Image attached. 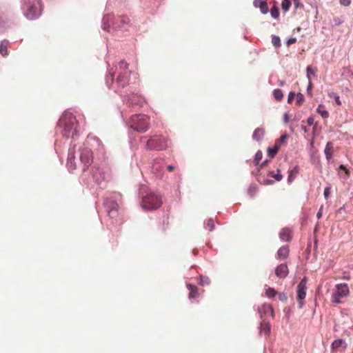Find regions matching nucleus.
Here are the masks:
<instances>
[{
  "instance_id": "obj_51",
  "label": "nucleus",
  "mask_w": 353,
  "mask_h": 353,
  "mask_svg": "<svg viewBox=\"0 0 353 353\" xmlns=\"http://www.w3.org/2000/svg\"><path fill=\"white\" fill-rule=\"evenodd\" d=\"M339 169L342 170H344L345 174L349 176L350 175V171L346 168V167L343 165H341L339 166Z\"/></svg>"
},
{
  "instance_id": "obj_11",
  "label": "nucleus",
  "mask_w": 353,
  "mask_h": 353,
  "mask_svg": "<svg viewBox=\"0 0 353 353\" xmlns=\"http://www.w3.org/2000/svg\"><path fill=\"white\" fill-rule=\"evenodd\" d=\"M346 348L345 341L341 339L334 340L331 345L332 353L342 352Z\"/></svg>"
},
{
  "instance_id": "obj_20",
  "label": "nucleus",
  "mask_w": 353,
  "mask_h": 353,
  "mask_svg": "<svg viewBox=\"0 0 353 353\" xmlns=\"http://www.w3.org/2000/svg\"><path fill=\"white\" fill-rule=\"evenodd\" d=\"M279 236L284 241H290L292 239L291 231L288 228H283L279 233Z\"/></svg>"
},
{
  "instance_id": "obj_36",
  "label": "nucleus",
  "mask_w": 353,
  "mask_h": 353,
  "mask_svg": "<svg viewBox=\"0 0 353 353\" xmlns=\"http://www.w3.org/2000/svg\"><path fill=\"white\" fill-rule=\"evenodd\" d=\"M270 14H271V16L274 18V19H277L279 18V8L278 7L274 5L270 10Z\"/></svg>"
},
{
  "instance_id": "obj_52",
  "label": "nucleus",
  "mask_w": 353,
  "mask_h": 353,
  "mask_svg": "<svg viewBox=\"0 0 353 353\" xmlns=\"http://www.w3.org/2000/svg\"><path fill=\"white\" fill-rule=\"evenodd\" d=\"M322 209H323V206L321 207L319 212H317L316 217L318 219H321L322 216Z\"/></svg>"
},
{
  "instance_id": "obj_29",
  "label": "nucleus",
  "mask_w": 353,
  "mask_h": 353,
  "mask_svg": "<svg viewBox=\"0 0 353 353\" xmlns=\"http://www.w3.org/2000/svg\"><path fill=\"white\" fill-rule=\"evenodd\" d=\"M316 112L320 114L323 119H327L329 117V112L324 109V107L322 104L319 105L316 109Z\"/></svg>"
},
{
  "instance_id": "obj_45",
  "label": "nucleus",
  "mask_w": 353,
  "mask_h": 353,
  "mask_svg": "<svg viewBox=\"0 0 353 353\" xmlns=\"http://www.w3.org/2000/svg\"><path fill=\"white\" fill-rule=\"evenodd\" d=\"M278 297H279V299L282 302H286L288 300L287 294L285 292L279 294Z\"/></svg>"
},
{
  "instance_id": "obj_8",
  "label": "nucleus",
  "mask_w": 353,
  "mask_h": 353,
  "mask_svg": "<svg viewBox=\"0 0 353 353\" xmlns=\"http://www.w3.org/2000/svg\"><path fill=\"white\" fill-rule=\"evenodd\" d=\"M306 283H307V280L305 278H303L300 281L299 285H297V290H296L297 301L299 303V307L300 308H301L304 305L303 300L305 299V298L306 296V290H307Z\"/></svg>"
},
{
  "instance_id": "obj_40",
  "label": "nucleus",
  "mask_w": 353,
  "mask_h": 353,
  "mask_svg": "<svg viewBox=\"0 0 353 353\" xmlns=\"http://www.w3.org/2000/svg\"><path fill=\"white\" fill-rule=\"evenodd\" d=\"M115 72H110V75H108L106 78V83L108 87H110L114 82V76Z\"/></svg>"
},
{
  "instance_id": "obj_60",
  "label": "nucleus",
  "mask_w": 353,
  "mask_h": 353,
  "mask_svg": "<svg viewBox=\"0 0 353 353\" xmlns=\"http://www.w3.org/2000/svg\"><path fill=\"white\" fill-rule=\"evenodd\" d=\"M97 143L99 145V140H97Z\"/></svg>"
},
{
  "instance_id": "obj_44",
  "label": "nucleus",
  "mask_w": 353,
  "mask_h": 353,
  "mask_svg": "<svg viewBox=\"0 0 353 353\" xmlns=\"http://www.w3.org/2000/svg\"><path fill=\"white\" fill-rule=\"evenodd\" d=\"M210 283V281L208 277L201 276V279H200V282H199L200 285H209Z\"/></svg>"
},
{
  "instance_id": "obj_48",
  "label": "nucleus",
  "mask_w": 353,
  "mask_h": 353,
  "mask_svg": "<svg viewBox=\"0 0 353 353\" xmlns=\"http://www.w3.org/2000/svg\"><path fill=\"white\" fill-rule=\"evenodd\" d=\"M294 96H295V94L294 92H290L288 94V102L289 103H291L292 102V101L294 100Z\"/></svg>"
},
{
  "instance_id": "obj_28",
  "label": "nucleus",
  "mask_w": 353,
  "mask_h": 353,
  "mask_svg": "<svg viewBox=\"0 0 353 353\" xmlns=\"http://www.w3.org/2000/svg\"><path fill=\"white\" fill-rule=\"evenodd\" d=\"M298 173H299L298 166H295L292 170H290L289 174H288V182L291 183L294 179V178L296 176Z\"/></svg>"
},
{
  "instance_id": "obj_16",
  "label": "nucleus",
  "mask_w": 353,
  "mask_h": 353,
  "mask_svg": "<svg viewBox=\"0 0 353 353\" xmlns=\"http://www.w3.org/2000/svg\"><path fill=\"white\" fill-rule=\"evenodd\" d=\"M259 312L264 315L274 316V310L270 304H263L259 308Z\"/></svg>"
},
{
  "instance_id": "obj_56",
  "label": "nucleus",
  "mask_w": 353,
  "mask_h": 353,
  "mask_svg": "<svg viewBox=\"0 0 353 353\" xmlns=\"http://www.w3.org/2000/svg\"><path fill=\"white\" fill-rule=\"evenodd\" d=\"M313 123H314V119L312 118V117L308 118V119H307V124L309 125H312L313 124Z\"/></svg>"
},
{
  "instance_id": "obj_30",
  "label": "nucleus",
  "mask_w": 353,
  "mask_h": 353,
  "mask_svg": "<svg viewBox=\"0 0 353 353\" xmlns=\"http://www.w3.org/2000/svg\"><path fill=\"white\" fill-rule=\"evenodd\" d=\"M277 292L273 288H268L265 289V296L270 299H272L277 295Z\"/></svg>"
},
{
  "instance_id": "obj_25",
  "label": "nucleus",
  "mask_w": 353,
  "mask_h": 353,
  "mask_svg": "<svg viewBox=\"0 0 353 353\" xmlns=\"http://www.w3.org/2000/svg\"><path fill=\"white\" fill-rule=\"evenodd\" d=\"M119 205L117 203H112L111 209L108 211V215L112 219L116 218L118 214Z\"/></svg>"
},
{
  "instance_id": "obj_5",
  "label": "nucleus",
  "mask_w": 353,
  "mask_h": 353,
  "mask_svg": "<svg viewBox=\"0 0 353 353\" xmlns=\"http://www.w3.org/2000/svg\"><path fill=\"white\" fill-rule=\"evenodd\" d=\"M168 146V140L161 135H154L146 142V148L149 150H163Z\"/></svg>"
},
{
  "instance_id": "obj_31",
  "label": "nucleus",
  "mask_w": 353,
  "mask_h": 353,
  "mask_svg": "<svg viewBox=\"0 0 353 353\" xmlns=\"http://www.w3.org/2000/svg\"><path fill=\"white\" fill-rule=\"evenodd\" d=\"M270 325L268 322L263 321L261 323V332L265 334H269L270 332Z\"/></svg>"
},
{
  "instance_id": "obj_54",
  "label": "nucleus",
  "mask_w": 353,
  "mask_h": 353,
  "mask_svg": "<svg viewBox=\"0 0 353 353\" xmlns=\"http://www.w3.org/2000/svg\"><path fill=\"white\" fill-rule=\"evenodd\" d=\"M283 119H284V122L285 123H287L289 121L290 119H289V116H288V114L287 113L284 114Z\"/></svg>"
},
{
  "instance_id": "obj_12",
  "label": "nucleus",
  "mask_w": 353,
  "mask_h": 353,
  "mask_svg": "<svg viewBox=\"0 0 353 353\" xmlns=\"http://www.w3.org/2000/svg\"><path fill=\"white\" fill-rule=\"evenodd\" d=\"M169 224L168 214H163L158 221L157 228L161 232H165L168 229Z\"/></svg>"
},
{
  "instance_id": "obj_6",
  "label": "nucleus",
  "mask_w": 353,
  "mask_h": 353,
  "mask_svg": "<svg viewBox=\"0 0 353 353\" xmlns=\"http://www.w3.org/2000/svg\"><path fill=\"white\" fill-rule=\"evenodd\" d=\"M349 294L350 289L347 283L336 284L335 285L334 292L332 293L331 301L334 303H341V299L347 297Z\"/></svg>"
},
{
  "instance_id": "obj_34",
  "label": "nucleus",
  "mask_w": 353,
  "mask_h": 353,
  "mask_svg": "<svg viewBox=\"0 0 353 353\" xmlns=\"http://www.w3.org/2000/svg\"><path fill=\"white\" fill-rule=\"evenodd\" d=\"M273 95L275 99L279 101H281L283 97V92L280 89L274 90L273 92Z\"/></svg>"
},
{
  "instance_id": "obj_42",
  "label": "nucleus",
  "mask_w": 353,
  "mask_h": 353,
  "mask_svg": "<svg viewBox=\"0 0 353 353\" xmlns=\"http://www.w3.org/2000/svg\"><path fill=\"white\" fill-rule=\"evenodd\" d=\"M206 227L210 231H212L214 228V223L212 219L207 221Z\"/></svg>"
},
{
  "instance_id": "obj_17",
  "label": "nucleus",
  "mask_w": 353,
  "mask_h": 353,
  "mask_svg": "<svg viewBox=\"0 0 353 353\" xmlns=\"http://www.w3.org/2000/svg\"><path fill=\"white\" fill-rule=\"evenodd\" d=\"M99 176H98V173H94L93 176L95 179V181L99 183L100 184L103 181H108L109 179V174L108 173H105V172L103 171H101V170H99Z\"/></svg>"
},
{
  "instance_id": "obj_1",
  "label": "nucleus",
  "mask_w": 353,
  "mask_h": 353,
  "mask_svg": "<svg viewBox=\"0 0 353 353\" xmlns=\"http://www.w3.org/2000/svg\"><path fill=\"white\" fill-rule=\"evenodd\" d=\"M58 125L62 129L61 133L65 137H73L77 132V119L72 113L63 114Z\"/></svg>"
},
{
  "instance_id": "obj_38",
  "label": "nucleus",
  "mask_w": 353,
  "mask_h": 353,
  "mask_svg": "<svg viewBox=\"0 0 353 353\" xmlns=\"http://www.w3.org/2000/svg\"><path fill=\"white\" fill-rule=\"evenodd\" d=\"M291 6L290 0H283L281 3V8L285 11L287 12Z\"/></svg>"
},
{
  "instance_id": "obj_14",
  "label": "nucleus",
  "mask_w": 353,
  "mask_h": 353,
  "mask_svg": "<svg viewBox=\"0 0 353 353\" xmlns=\"http://www.w3.org/2000/svg\"><path fill=\"white\" fill-rule=\"evenodd\" d=\"M253 5L255 8H259L263 14L269 12L267 0H254Z\"/></svg>"
},
{
  "instance_id": "obj_3",
  "label": "nucleus",
  "mask_w": 353,
  "mask_h": 353,
  "mask_svg": "<svg viewBox=\"0 0 353 353\" xmlns=\"http://www.w3.org/2000/svg\"><path fill=\"white\" fill-rule=\"evenodd\" d=\"M130 126L139 132H145L150 128L149 117L145 114H135L131 117Z\"/></svg>"
},
{
  "instance_id": "obj_22",
  "label": "nucleus",
  "mask_w": 353,
  "mask_h": 353,
  "mask_svg": "<svg viewBox=\"0 0 353 353\" xmlns=\"http://www.w3.org/2000/svg\"><path fill=\"white\" fill-rule=\"evenodd\" d=\"M324 153L325 154L326 159L330 161L332 159L333 154V144L332 142L327 143L324 150Z\"/></svg>"
},
{
  "instance_id": "obj_10",
  "label": "nucleus",
  "mask_w": 353,
  "mask_h": 353,
  "mask_svg": "<svg viewBox=\"0 0 353 353\" xmlns=\"http://www.w3.org/2000/svg\"><path fill=\"white\" fill-rule=\"evenodd\" d=\"M130 72L124 71L123 72L119 73L116 79V84L119 88H124L129 83Z\"/></svg>"
},
{
  "instance_id": "obj_26",
  "label": "nucleus",
  "mask_w": 353,
  "mask_h": 353,
  "mask_svg": "<svg viewBox=\"0 0 353 353\" xmlns=\"http://www.w3.org/2000/svg\"><path fill=\"white\" fill-rule=\"evenodd\" d=\"M118 67L116 68V70H118V72H123L124 71H129L128 70V63L124 61L121 60L119 62Z\"/></svg>"
},
{
  "instance_id": "obj_13",
  "label": "nucleus",
  "mask_w": 353,
  "mask_h": 353,
  "mask_svg": "<svg viewBox=\"0 0 353 353\" xmlns=\"http://www.w3.org/2000/svg\"><path fill=\"white\" fill-rule=\"evenodd\" d=\"M289 272L288 265L285 263L280 264L275 270L276 275L281 279L285 278Z\"/></svg>"
},
{
  "instance_id": "obj_47",
  "label": "nucleus",
  "mask_w": 353,
  "mask_h": 353,
  "mask_svg": "<svg viewBox=\"0 0 353 353\" xmlns=\"http://www.w3.org/2000/svg\"><path fill=\"white\" fill-rule=\"evenodd\" d=\"M304 100V97L303 94H299L297 95V97H296V103L299 104V105H301L303 101Z\"/></svg>"
},
{
  "instance_id": "obj_21",
  "label": "nucleus",
  "mask_w": 353,
  "mask_h": 353,
  "mask_svg": "<svg viewBox=\"0 0 353 353\" xmlns=\"http://www.w3.org/2000/svg\"><path fill=\"white\" fill-rule=\"evenodd\" d=\"M187 288L190 292L188 297L190 299H195L199 296L198 288L192 284H187Z\"/></svg>"
},
{
  "instance_id": "obj_32",
  "label": "nucleus",
  "mask_w": 353,
  "mask_h": 353,
  "mask_svg": "<svg viewBox=\"0 0 353 353\" xmlns=\"http://www.w3.org/2000/svg\"><path fill=\"white\" fill-rule=\"evenodd\" d=\"M258 192V188L255 185H251L248 189V194L250 197H254Z\"/></svg>"
},
{
  "instance_id": "obj_58",
  "label": "nucleus",
  "mask_w": 353,
  "mask_h": 353,
  "mask_svg": "<svg viewBox=\"0 0 353 353\" xmlns=\"http://www.w3.org/2000/svg\"><path fill=\"white\" fill-rule=\"evenodd\" d=\"M308 81H309V84H308L307 89L309 90V89H311V88H312V83H311V80L310 79L308 80Z\"/></svg>"
},
{
  "instance_id": "obj_9",
  "label": "nucleus",
  "mask_w": 353,
  "mask_h": 353,
  "mask_svg": "<svg viewBox=\"0 0 353 353\" xmlns=\"http://www.w3.org/2000/svg\"><path fill=\"white\" fill-rule=\"evenodd\" d=\"M130 25V19L127 16H118L114 18L113 27L119 30H127Z\"/></svg>"
},
{
  "instance_id": "obj_49",
  "label": "nucleus",
  "mask_w": 353,
  "mask_h": 353,
  "mask_svg": "<svg viewBox=\"0 0 353 353\" xmlns=\"http://www.w3.org/2000/svg\"><path fill=\"white\" fill-rule=\"evenodd\" d=\"M330 187H326L324 190V196L327 199L329 197V195L330 194Z\"/></svg>"
},
{
  "instance_id": "obj_4",
  "label": "nucleus",
  "mask_w": 353,
  "mask_h": 353,
  "mask_svg": "<svg viewBox=\"0 0 353 353\" xmlns=\"http://www.w3.org/2000/svg\"><path fill=\"white\" fill-rule=\"evenodd\" d=\"M162 204L160 196L150 192L144 196L142 199V207L146 210H155Z\"/></svg>"
},
{
  "instance_id": "obj_53",
  "label": "nucleus",
  "mask_w": 353,
  "mask_h": 353,
  "mask_svg": "<svg viewBox=\"0 0 353 353\" xmlns=\"http://www.w3.org/2000/svg\"><path fill=\"white\" fill-rule=\"evenodd\" d=\"M268 160H265V161H263L261 163V165L258 168V172H259L261 170V169L268 163Z\"/></svg>"
},
{
  "instance_id": "obj_50",
  "label": "nucleus",
  "mask_w": 353,
  "mask_h": 353,
  "mask_svg": "<svg viewBox=\"0 0 353 353\" xmlns=\"http://www.w3.org/2000/svg\"><path fill=\"white\" fill-rule=\"evenodd\" d=\"M296 38H290V39H289L287 41V42H286V45H287L288 46H290V45H292V44H293V43H296Z\"/></svg>"
},
{
  "instance_id": "obj_46",
  "label": "nucleus",
  "mask_w": 353,
  "mask_h": 353,
  "mask_svg": "<svg viewBox=\"0 0 353 353\" xmlns=\"http://www.w3.org/2000/svg\"><path fill=\"white\" fill-rule=\"evenodd\" d=\"M352 0H339V3L341 6H349L351 4Z\"/></svg>"
},
{
  "instance_id": "obj_59",
  "label": "nucleus",
  "mask_w": 353,
  "mask_h": 353,
  "mask_svg": "<svg viewBox=\"0 0 353 353\" xmlns=\"http://www.w3.org/2000/svg\"><path fill=\"white\" fill-rule=\"evenodd\" d=\"M86 145H90L89 140L86 141Z\"/></svg>"
},
{
  "instance_id": "obj_41",
  "label": "nucleus",
  "mask_w": 353,
  "mask_h": 353,
  "mask_svg": "<svg viewBox=\"0 0 353 353\" xmlns=\"http://www.w3.org/2000/svg\"><path fill=\"white\" fill-rule=\"evenodd\" d=\"M329 97H334V100H335V102L337 105H341L342 104L341 103V101L340 99V97L338 94L334 93V92H331L329 94Z\"/></svg>"
},
{
  "instance_id": "obj_43",
  "label": "nucleus",
  "mask_w": 353,
  "mask_h": 353,
  "mask_svg": "<svg viewBox=\"0 0 353 353\" xmlns=\"http://www.w3.org/2000/svg\"><path fill=\"white\" fill-rule=\"evenodd\" d=\"M269 174L271 176L274 177L278 181H281L282 179H283V175L281 174H280V171L279 170H278V173L276 174H272V172H270Z\"/></svg>"
},
{
  "instance_id": "obj_2",
  "label": "nucleus",
  "mask_w": 353,
  "mask_h": 353,
  "mask_svg": "<svg viewBox=\"0 0 353 353\" xmlns=\"http://www.w3.org/2000/svg\"><path fill=\"white\" fill-rule=\"evenodd\" d=\"M23 13L30 20L37 19L41 12V3L40 0H24Z\"/></svg>"
},
{
  "instance_id": "obj_18",
  "label": "nucleus",
  "mask_w": 353,
  "mask_h": 353,
  "mask_svg": "<svg viewBox=\"0 0 353 353\" xmlns=\"http://www.w3.org/2000/svg\"><path fill=\"white\" fill-rule=\"evenodd\" d=\"M67 164L70 170H75L77 167V162L75 161L74 154L72 150H70L69 152Z\"/></svg>"
},
{
  "instance_id": "obj_39",
  "label": "nucleus",
  "mask_w": 353,
  "mask_h": 353,
  "mask_svg": "<svg viewBox=\"0 0 353 353\" xmlns=\"http://www.w3.org/2000/svg\"><path fill=\"white\" fill-rule=\"evenodd\" d=\"M307 77L311 80V76H315L316 70H314L311 65H308L306 69Z\"/></svg>"
},
{
  "instance_id": "obj_57",
  "label": "nucleus",
  "mask_w": 353,
  "mask_h": 353,
  "mask_svg": "<svg viewBox=\"0 0 353 353\" xmlns=\"http://www.w3.org/2000/svg\"><path fill=\"white\" fill-rule=\"evenodd\" d=\"M174 167L173 165H168V170L170 171V172H172L174 170Z\"/></svg>"
},
{
  "instance_id": "obj_27",
  "label": "nucleus",
  "mask_w": 353,
  "mask_h": 353,
  "mask_svg": "<svg viewBox=\"0 0 353 353\" xmlns=\"http://www.w3.org/2000/svg\"><path fill=\"white\" fill-rule=\"evenodd\" d=\"M288 138V135L285 134H283L282 136H281L280 139H278L276 142H275V144L274 145L275 146H277V148L279 149H280V148L283 145H286L287 143V139Z\"/></svg>"
},
{
  "instance_id": "obj_23",
  "label": "nucleus",
  "mask_w": 353,
  "mask_h": 353,
  "mask_svg": "<svg viewBox=\"0 0 353 353\" xmlns=\"http://www.w3.org/2000/svg\"><path fill=\"white\" fill-rule=\"evenodd\" d=\"M265 134V130L262 128H258L255 129L254 131V133L252 134L253 139L256 140V141H259L261 140V139L263 137Z\"/></svg>"
},
{
  "instance_id": "obj_7",
  "label": "nucleus",
  "mask_w": 353,
  "mask_h": 353,
  "mask_svg": "<svg viewBox=\"0 0 353 353\" xmlns=\"http://www.w3.org/2000/svg\"><path fill=\"white\" fill-rule=\"evenodd\" d=\"M80 161L83 165V170L87 169L93 161L92 152L90 148L85 146L80 151Z\"/></svg>"
},
{
  "instance_id": "obj_15",
  "label": "nucleus",
  "mask_w": 353,
  "mask_h": 353,
  "mask_svg": "<svg viewBox=\"0 0 353 353\" xmlns=\"http://www.w3.org/2000/svg\"><path fill=\"white\" fill-rule=\"evenodd\" d=\"M144 102L143 98L141 96L134 95L128 99L130 105L132 107L141 106Z\"/></svg>"
},
{
  "instance_id": "obj_37",
  "label": "nucleus",
  "mask_w": 353,
  "mask_h": 353,
  "mask_svg": "<svg viewBox=\"0 0 353 353\" xmlns=\"http://www.w3.org/2000/svg\"><path fill=\"white\" fill-rule=\"evenodd\" d=\"M272 43L273 46L276 48H279L281 46V40L279 37L276 35H272Z\"/></svg>"
},
{
  "instance_id": "obj_35",
  "label": "nucleus",
  "mask_w": 353,
  "mask_h": 353,
  "mask_svg": "<svg viewBox=\"0 0 353 353\" xmlns=\"http://www.w3.org/2000/svg\"><path fill=\"white\" fill-rule=\"evenodd\" d=\"M279 150V149L277 148V146L275 145H274L273 148H269L268 149V153L269 157H270L271 158L274 157V156L277 154Z\"/></svg>"
},
{
  "instance_id": "obj_33",
  "label": "nucleus",
  "mask_w": 353,
  "mask_h": 353,
  "mask_svg": "<svg viewBox=\"0 0 353 353\" xmlns=\"http://www.w3.org/2000/svg\"><path fill=\"white\" fill-rule=\"evenodd\" d=\"M262 158H263L262 152L260 150L257 151L256 153L255 154L254 159L253 160V163H254V165H256V166L259 165V162L261 161Z\"/></svg>"
},
{
  "instance_id": "obj_55",
  "label": "nucleus",
  "mask_w": 353,
  "mask_h": 353,
  "mask_svg": "<svg viewBox=\"0 0 353 353\" xmlns=\"http://www.w3.org/2000/svg\"><path fill=\"white\" fill-rule=\"evenodd\" d=\"M296 8H298L300 4V0H292Z\"/></svg>"
},
{
  "instance_id": "obj_19",
  "label": "nucleus",
  "mask_w": 353,
  "mask_h": 353,
  "mask_svg": "<svg viewBox=\"0 0 353 353\" xmlns=\"http://www.w3.org/2000/svg\"><path fill=\"white\" fill-rule=\"evenodd\" d=\"M289 248L288 245L281 247L277 252V256L279 259H285L289 254Z\"/></svg>"
},
{
  "instance_id": "obj_24",
  "label": "nucleus",
  "mask_w": 353,
  "mask_h": 353,
  "mask_svg": "<svg viewBox=\"0 0 353 353\" xmlns=\"http://www.w3.org/2000/svg\"><path fill=\"white\" fill-rule=\"evenodd\" d=\"M9 46V41L8 40H3L0 44V54L3 57H6L8 54V48Z\"/></svg>"
}]
</instances>
